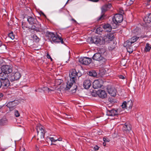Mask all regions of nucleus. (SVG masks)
<instances>
[{
    "mask_svg": "<svg viewBox=\"0 0 151 151\" xmlns=\"http://www.w3.org/2000/svg\"><path fill=\"white\" fill-rule=\"evenodd\" d=\"M27 20L29 24H34L31 27V29L34 30L37 32L39 31V28L40 27L38 22L37 19L34 17L31 16H28Z\"/></svg>",
    "mask_w": 151,
    "mask_h": 151,
    "instance_id": "obj_1",
    "label": "nucleus"
},
{
    "mask_svg": "<svg viewBox=\"0 0 151 151\" xmlns=\"http://www.w3.org/2000/svg\"><path fill=\"white\" fill-rule=\"evenodd\" d=\"M88 41L90 43H94L98 45L104 44V41H103L102 38L99 36L89 37L88 39Z\"/></svg>",
    "mask_w": 151,
    "mask_h": 151,
    "instance_id": "obj_2",
    "label": "nucleus"
},
{
    "mask_svg": "<svg viewBox=\"0 0 151 151\" xmlns=\"http://www.w3.org/2000/svg\"><path fill=\"white\" fill-rule=\"evenodd\" d=\"M112 6L111 4H105L101 8V16L97 19L98 21L102 20L104 19L105 17L104 13L106 11L110 9Z\"/></svg>",
    "mask_w": 151,
    "mask_h": 151,
    "instance_id": "obj_3",
    "label": "nucleus"
},
{
    "mask_svg": "<svg viewBox=\"0 0 151 151\" xmlns=\"http://www.w3.org/2000/svg\"><path fill=\"white\" fill-rule=\"evenodd\" d=\"M49 37L54 42L58 43L61 42L62 44H64L63 39L57 33L55 34L53 33H50Z\"/></svg>",
    "mask_w": 151,
    "mask_h": 151,
    "instance_id": "obj_4",
    "label": "nucleus"
},
{
    "mask_svg": "<svg viewBox=\"0 0 151 151\" xmlns=\"http://www.w3.org/2000/svg\"><path fill=\"white\" fill-rule=\"evenodd\" d=\"M114 34L112 33H109L105 35L102 38L103 41H104V44L105 42L108 43L112 40L114 38Z\"/></svg>",
    "mask_w": 151,
    "mask_h": 151,
    "instance_id": "obj_5",
    "label": "nucleus"
},
{
    "mask_svg": "<svg viewBox=\"0 0 151 151\" xmlns=\"http://www.w3.org/2000/svg\"><path fill=\"white\" fill-rule=\"evenodd\" d=\"M1 71L8 75L11 73L12 71V67L9 65H3L1 67Z\"/></svg>",
    "mask_w": 151,
    "mask_h": 151,
    "instance_id": "obj_6",
    "label": "nucleus"
},
{
    "mask_svg": "<svg viewBox=\"0 0 151 151\" xmlns=\"http://www.w3.org/2000/svg\"><path fill=\"white\" fill-rule=\"evenodd\" d=\"M133 105L132 101L130 100L124 102L121 106L124 110L127 109L128 110H129L131 109Z\"/></svg>",
    "mask_w": 151,
    "mask_h": 151,
    "instance_id": "obj_7",
    "label": "nucleus"
},
{
    "mask_svg": "<svg viewBox=\"0 0 151 151\" xmlns=\"http://www.w3.org/2000/svg\"><path fill=\"white\" fill-rule=\"evenodd\" d=\"M21 77L20 73L18 71H14L9 77V79L11 81L17 80L19 79Z\"/></svg>",
    "mask_w": 151,
    "mask_h": 151,
    "instance_id": "obj_8",
    "label": "nucleus"
},
{
    "mask_svg": "<svg viewBox=\"0 0 151 151\" xmlns=\"http://www.w3.org/2000/svg\"><path fill=\"white\" fill-rule=\"evenodd\" d=\"M123 20V17L122 14H116L113 18L112 21L114 24H116L118 23L122 22Z\"/></svg>",
    "mask_w": 151,
    "mask_h": 151,
    "instance_id": "obj_9",
    "label": "nucleus"
},
{
    "mask_svg": "<svg viewBox=\"0 0 151 151\" xmlns=\"http://www.w3.org/2000/svg\"><path fill=\"white\" fill-rule=\"evenodd\" d=\"M92 61L91 58L86 57H81L79 59L80 63L83 65H88Z\"/></svg>",
    "mask_w": 151,
    "mask_h": 151,
    "instance_id": "obj_10",
    "label": "nucleus"
},
{
    "mask_svg": "<svg viewBox=\"0 0 151 151\" xmlns=\"http://www.w3.org/2000/svg\"><path fill=\"white\" fill-rule=\"evenodd\" d=\"M36 127L37 134L38 135L39 131H40L41 132V135L40 136V138L43 139L44 138L45 134V132L44 129V127L42 126L40 124H39L37 125Z\"/></svg>",
    "mask_w": 151,
    "mask_h": 151,
    "instance_id": "obj_11",
    "label": "nucleus"
},
{
    "mask_svg": "<svg viewBox=\"0 0 151 151\" xmlns=\"http://www.w3.org/2000/svg\"><path fill=\"white\" fill-rule=\"evenodd\" d=\"M19 102L17 100L9 102L7 104L6 106L9 108L10 110L12 111L15 108V106L19 104Z\"/></svg>",
    "mask_w": 151,
    "mask_h": 151,
    "instance_id": "obj_12",
    "label": "nucleus"
},
{
    "mask_svg": "<svg viewBox=\"0 0 151 151\" xmlns=\"http://www.w3.org/2000/svg\"><path fill=\"white\" fill-rule=\"evenodd\" d=\"M103 81L101 79L95 80L93 83V87L94 89L101 88L102 86Z\"/></svg>",
    "mask_w": 151,
    "mask_h": 151,
    "instance_id": "obj_13",
    "label": "nucleus"
},
{
    "mask_svg": "<svg viewBox=\"0 0 151 151\" xmlns=\"http://www.w3.org/2000/svg\"><path fill=\"white\" fill-rule=\"evenodd\" d=\"M77 76V73L75 69H72L69 74L70 80L73 81V82H75L76 80V77Z\"/></svg>",
    "mask_w": 151,
    "mask_h": 151,
    "instance_id": "obj_14",
    "label": "nucleus"
},
{
    "mask_svg": "<svg viewBox=\"0 0 151 151\" xmlns=\"http://www.w3.org/2000/svg\"><path fill=\"white\" fill-rule=\"evenodd\" d=\"M138 38L139 37L136 36L133 37L128 40L125 42H124V45L127 44L129 46H131L132 44L136 42Z\"/></svg>",
    "mask_w": 151,
    "mask_h": 151,
    "instance_id": "obj_15",
    "label": "nucleus"
},
{
    "mask_svg": "<svg viewBox=\"0 0 151 151\" xmlns=\"http://www.w3.org/2000/svg\"><path fill=\"white\" fill-rule=\"evenodd\" d=\"M96 94L99 97L102 99L105 98L107 96L106 91L102 90H98L96 92Z\"/></svg>",
    "mask_w": 151,
    "mask_h": 151,
    "instance_id": "obj_16",
    "label": "nucleus"
},
{
    "mask_svg": "<svg viewBox=\"0 0 151 151\" xmlns=\"http://www.w3.org/2000/svg\"><path fill=\"white\" fill-rule=\"evenodd\" d=\"M91 81L89 79L85 80L83 83V86L86 89L89 88L91 85Z\"/></svg>",
    "mask_w": 151,
    "mask_h": 151,
    "instance_id": "obj_17",
    "label": "nucleus"
},
{
    "mask_svg": "<svg viewBox=\"0 0 151 151\" xmlns=\"http://www.w3.org/2000/svg\"><path fill=\"white\" fill-rule=\"evenodd\" d=\"M122 129L124 131L129 133L131 130V125L129 123H126L123 126Z\"/></svg>",
    "mask_w": 151,
    "mask_h": 151,
    "instance_id": "obj_18",
    "label": "nucleus"
},
{
    "mask_svg": "<svg viewBox=\"0 0 151 151\" xmlns=\"http://www.w3.org/2000/svg\"><path fill=\"white\" fill-rule=\"evenodd\" d=\"M107 89L108 93L111 96H115L116 91L115 88L113 87L110 88L108 87Z\"/></svg>",
    "mask_w": 151,
    "mask_h": 151,
    "instance_id": "obj_19",
    "label": "nucleus"
},
{
    "mask_svg": "<svg viewBox=\"0 0 151 151\" xmlns=\"http://www.w3.org/2000/svg\"><path fill=\"white\" fill-rule=\"evenodd\" d=\"M2 86L4 89H6L9 86L10 83L8 78L1 81Z\"/></svg>",
    "mask_w": 151,
    "mask_h": 151,
    "instance_id": "obj_20",
    "label": "nucleus"
},
{
    "mask_svg": "<svg viewBox=\"0 0 151 151\" xmlns=\"http://www.w3.org/2000/svg\"><path fill=\"white\" fill-rule=\"evenodd\" d=\"M103 58L101 56V54L99 53H95L93 57V60L99 61L102 60Z\"/></svg>",
    "mask_w": 151,
    "mask_h": 151,
    "instance_id": "obj_21",
    "label": "nucleus"
},
{
    "mask_svg": "<svg viewBox=\"0 0 151 151\" xmlns=\"http://www.w3.org/2000/svg\"><path fill=\"white\" fill-rule=\"evenodd\" d=\"M118 114L117 111L114 109L108 110L107 112V115L110 116H114Z\"/></svg>",
    "mask_w": 151,
    "mask_h": 151,
    "instance_id": "obj_22",
    "label": "nucleus"
},
{
    "mask_svg": "<svg viewBox=\"0 0 151 151\" xmlns=\"http://www.w3.org/2000/svg\"><path fill=\"white\" fill-rule=\"evenodd\" d=\"M143 20L146 23H150L151 22V13L146 15L144 18Z\"/></svg>",
    "mask_w": 151,
    "mask_h": 151,
    "instance_id": "obj_23",
    "label": "nucleus"
},
{
    "mask_svg": "<svg viewBox=\"0 0 151 151\" xmlns=\"http://www.w3.org/2000/svg\"><path fill=\"white\" fill-rule=\"evenodd\" d=\"M103 27L105 31L107 32H110L112 29L111 27L110 24H108L104 25Z\"/></svg>",
    "mask_w": 151,
    "mask_h": 151,
    "instance_id": "obj_24",
    "label": "nucleus"
},
{
    "mask_svg": "<svg viewBox=\"0 0 151 151\" xmlns=\"http://www.w3.org/2000/svg\"><path fill=\"white\" fill-rule=\"evenodd\" d=\"M8 75L7 74L1 71L0 73V80L3 81L8 78Z\"/></svg>",
    "mask_w": 151,
    "mask_h": 151,
    "instance_id": "obj_25",
    "label": "nucleus"
},
{
    "mask_svg": "<svg viewBox=\"0 0 151 151\" xmlns=\"http://www.w3.org/2000/svg\"><path fill=\"white\" fill-rule=\"evenodd\" d=\"M75 83V82H73V81L70 80L68 81L67 83L66 87L65 88V90H69L72 87L73 84L74 83Z\"/></svg>",
    "mask_w": 151,
    "mask_h": 151,
    "instance_id": "obj_26",
    "label": "nucleus"
},
{
    "mask_svg": "<svg viewBox=\"0 0 151 151\" xmlns=\"http://www.w3.org/2000/svg\"><path fill=\"white\" fill-rule=\"evenodd\" d=\"M88 74L90 76L93 77H95L97 76V73L94 70L89 71Z\"/></svg>",
    "mask_w": 151,
    "mask_h": 151,
    "instance_id": "obj_27",
    "label": "nucleus"
},
{
    "mask_svg": "<svg viewBox=\"0 0 151 151\" xmlns=\"http://www.w3.org/2000/svg\"><path fill=\"white\" fill-rule=\"evenodd\" d=\"M124 45L127 47V51L130 53H132L133 51V50L132 49L131 46H129L127 45Z\"/></svg>",
    "mask_w": 151,
    "mask_h": 151,
    "instance_id": "obj_28",
    "label": "nucleus"
},
{
    "mask_svg": "<svg viewBox=\"0 0 151 151\" xmlns=\"http://www.w3.org/2000/svg\"><path fill=\"white\" fill-rule=\"evenodd\" d=\"M151 47L150 46L149 44L147 43L146 44V46L145 47V51L146 52H149L150 51L151 49Z\"/></svg>",
    "mask_w": 151,
    "mask_h": 151,
    "instance_id": "obj_29",
    "label": "nucleus"
},
{
    "mask_svg": "<svg viewBox=\"0 0 151 151\" xmlns=\"http://www.w3.org/2000/svg\"><path fill=\"white\" fill-rule=\"evenodd\" d=\"M33 40L35 42H38L39 41V38L35 35H34L33 36Z\"/></svg>",
    "mask_w": 151,
    "mask_h": 151,
    "instance_id": "obj_30",
    "label": "nucleus"
},
{
    "mask_svg": "<svg viewBox=\"0 0 151 151\" xmlns=\"http://www.w3.org/2000/svg\"><path fill=\"white\" fill-rule=\"evenodd\" d=\"M6 121L4 119L0 120V125H2L5 124L6 123Z\"/></svg>",
    "mask_w": 151,
    "mask_h": 151,
    "instance_id": "obj_31",
    "label": "nucleus"
},
{
    "mask_svg": "<svg viewBox=\"0 0 151 151\" xmlns=\"http://www.w3.org/2000/svg\"><path fill=\"white\" fill-rule=\"evenodd\" d=\"M62 82V81L61 80H55V86L59 85L61 84Z\"/></svg>",
    "mask_w": 151,
    "mask_h": 151,
    "instance_id": "obj_32",
    "label": "nucleus"
},
{
    "mask_svg": "<svg viewBox=\"0 0 151 151\" xmlns=\"http://www.w3.org/2000/svg\"><path fill=\"white\" fill-rule=\"evenodd\" d=\"M42 90L45 92H47L49 93V88L47 87H44L42 88Z\"/></svg>",
    "mask_w": 151,
    "mask_h": 151,
    "instance_id": "obj_33",
    "label": "nucleus"
},
{
    "mask_svg": "<svg viewBox=\"0 0 151 151\" xmlns=\"http://www.w3.org/2000/svg\"><path fill=\"white\" fill-rule=\"evenodd\" d=\"M8 36L12 40H13L14 38V35L13 34V32H11L9 33L8 35Z\"/></svg>",
    "mask_w": 151,
    "mask_h": 151,
    "instance_id": "obj_34",
    "label": "nucleus"
},
{
    "mask_svg": "<svg viewBox=\"0 0 151 151\" xmlns=\"http://www.w3.org/2000/svg\"><path fill=\"white\" fill-rule=\"evenodd\" d=\"M49 93H51L52 92L54 91L56 89V88L55 87H51L50 88H49Z\"/></svg>",
    "mask_w": 151,
    "mask_h": 151,
    "instance_id": "obj_35",
    "label": "nucleus"
},
{
    "mask_svg": "<svg viewBox=\"0 0 151 151\" xmlns=\"http://www.w3.org/2000/svg\"><path fill=\"white\" fill-rule=\"evenodd\" d=\"M47 139V140H49L51 142H56L57 141V140L54 139L53 137L48 138Z\"/></svg>",
    "mask_w": 151,
    "mask_h": 151,
    "instance_id": "obj_36",
    "label": "nucleus"
},
{
    "mask_svg": "<svg viewBox=\"0 0 151 151\" xmlns=\"http://www.w3.org/2000/svg\"><path fill=\"white\" fill-rule=\"evenodd\" d=\"M15 116L16 117H18L19 116L20 114L18 111H15Z\"/></svg>",
    "mask_w": 151,
    "mask_h": 151,
    "instance_id": "obj_37",
    "label": "nucleus"
},
{
    "mask_svg": "<svg viewBox=\"0 0 151 151\" xmlns=\"http://www.w3.org/2000/svg\"><path fill=\"white\" fill-rule=\"evenodd\" d=\"M67 59H64V61L66 63H67L68 62V61L69 60V59L70 58V56L69 55H68L67 56Z\"/></svg>",
    "mask_w": 151,
    "mask_h": 151,
    "instance_id": "obj_38",
    "label": "nucleus"
},
{
    "mask_svg": "<svg viewBox=\"0 0 151 151\" xmlns=\"http://www.w3.org/2000/svg\"><path fill=\"white\" fill-rule=\"evenodd\" d=\"M103 140L104 142H109V139L105 137H104Z\"/></svg>",
    "mask_w": 151,
    "mask_h": 151,
    "instance_id": "obj_39",
    "label": "nucleus"
},
{
    "mask_svg": "<svg viewBox=\"0 0 151 151\" xmlns=\"http://www.w3.org/2000/svg\"><path fill=\"white\" fill-rule=\"evenodd\" d=\"M99 31L100 32V34H101V33L102 32V28H101V27H99L97 29L96 31L97 32H98V31Z\"/></svg>",
    "mask_w": 151,
    "mask_h": 151,
    "instance_id": "obj_40",
    "label": "nucleus"
},
{
    "mask_svg": "<svg viewBox=\"0 0 151 151\" xmlns=\"http://www.w3.org/2000/svg\"><path fill=\"white\" fill-rule=\"evenodd\" d=\"M151 1V0H147L146 4L147 6L149 5H150V2Z\"/></svg>",
    "mask_w": 151,
    "mask_h": 151,
    "instance_id": "obj_41",
    "label": "nucleus"
},
{
    "mask_svg": "<svg viewBox=\"0 0 151 151\" xmlns=\"http://www.w3.org/2000/svg\"><path fill=\"white\" fill-rule=\"evenodd\" d=\"M22 28L24 29H25L26 28H27V27L25 26L24 25V24L23 23L22 24Z\"/></svg>",
    "mask_w": 151,
    "mask_h": 151,
    "instance_id": "obj_42",
    "label": "nucleus"
},
{
    "mask_svg": "<svg viewBox=\"0 0 151 151\" xmlns=\"http://www.w3.org/2000/svg\"><path fill=\"white\" fill-rule=\"evenodd\" d=\"M3 95L2 93H0V101L3 98Z\"/></svg>",
    "mask_w": 151,
    "mask_h": 151,
    "instance_id": "obj_43",
    "label": "nucleus"
},
{
    "mask_svg": "<svg viewBox=\"0 0 151 151\" xmlns=\"http://www.w3.org/2000/svg\"><path fill=\"white\" fill-rule=\"evenodd\" d=\"M133 3V1L131 0L129 1V5H131Z\"/></svg>",
    "mask_w": 151,
    "mask_h": 151,
    "instance_id": "obj_44",
    "label": "nucleus"
},
{
    "mask_svg": "<svg viewBox=\"0 0 151 151\" xmlns=\"http://www.w3.org/2000/svg\"><path fill=\"white\" fill-rule=\"evenodd\" d=\"M119 78L122 79H124V77L122 75H120L119 76Z\"/></svg>",
    "mask_w": 151,
    "mask_h": 151,
    "instance_id": "obj_45",
    "label": "nucleus"
},
{
    "mask_svg": "<svg viewBox=\"0 0 151 151\" xmlns=\"http://www.w3.org/2000/svg\"><path fill=\"white\" fill-rule=\"evenodd\" d=\"M46 56L47 58L48 59H50V58H51V57L50 55L48 53L47 54Z\"/></svg>",
    "mask_w": 151,
    "mask_h": 151,
    "instance_id": "obj_46",
    "label": "nucleus"
},
{
    "mask_svg": "<svg viewBox=\"0 0 151 151\" xmlns=\"http://www.w3.org/2000/svg\"><path fill=\"white\" fill-rule=\"evenodd\" d=\"M99 147L98 146H96V147H95L94 148V149L95 150H98L99 149Z\"/></svg>",
    "mask_w": 151,
    "mask_h": 151,
    "instance_id": "obj_47",
    "label": "nucleus"
},
{
    "mask_svg": "<svg viewBox=\"0 0 151 151\" xmlns=\"http://www.w3.org/2000/svg\"><path fill=\"white\" fill-rule=\"evenodd\" d=\"M57 140L58 141H61L62 140V138H59Z\"/></svg>",
    "mask_w": 151,
    "mask_h": 151,
    "instance_id": "obj_48",
    "label": "nucleus"
},
{
    "mask_svg": "<svg viewBox=\"0 0 151 151\" xmlns=\"http://www.w3.org/2000/svg\"><path fill=\"white\" fill-rule=\"evenodd\" d=\"M99 0H92V1L94 2H97Z\"/></svg>",
    "mask_w": 151,
    "mask_h": 151,
    "instance_id": "obj_49",
    "label": "nucleus"
},
{
    "mask_svg": "<svg viewBox=\"0 0 151 151\" xmlns=\"http://www.w3.org/2000/svg\"><path fill=\"white\" fill-rule=\"evenodd\" d=\"M103 145L104 146H105L106 145V142H104L103 143Z\"/></svg>",
    "mask_w": 151,
    "mask_h": 151,
    "instance_id": "obj_50",
    "label": "nucleus"
},
{
    "mask_svg": "<svg viewBox=\"0 0 151 151\" xmlns=\"http://www.w3.org/2000/svg\"><path fill=\"white\" fill-rule=\"evenodd\" d=\"M2 86V83L1 82V81L0 80V88Z\"/></svg>",
    "mask_w": 151,
    "mask_h": 151,
    "instance_id": "obj_51",
    "label": "nucleus"
},
{
    "mask_svg": "<svg viewBox=\"0 0 151 151\" xmlns=\"http://www.w3.org/2000/svg\"><path fill=\"white\" fill-rule=\"evenodd\" d=\"M71 20L72 21H74V22H76V20H75L74 19H72Z\"/></svg>",
    "mask_w": 151,
    "mask_h": 151,
    "instance_id": "obj_52",
    "label": "nucleus"
},
{
    "mask_svg": "<svg viewBox=\"0 0 151 151\" xmlns=\"http://www.w3.org/2000/svg\"><path fill=\"white\" fill-rule=\"evenodd\" d=\"M2 45V42L0 40V47H1Z\"/></svg>",
    "mask_w": 151,
    "mask_h": 151,
    "instance_id": "obj_53",
    "label": "nucleus"
},
{
    "mask_svg": "<svg viewBox=\"0 0 151 151\" xmlns=\"http://www.w3.org/2000/svg\"><path fill=\"white\" fill-rule=\"evenodd\" d=\"M24 150H25V149L24 148V149H22V150H20V151H24Z\"/></svg>",
    "mask_w": 151,
    "mask_h": 151,
    "instance_id": "obj_54",
    "label": "nucleus"
},
{
    "mask_svg": "<svg viewBox=\"0 0 151 151\" xmlns=\"http://www.w3.org/2000/svg\"><path fill=\"white\" fill-rule=\"evenodd\" d=\"M50 59L51 61H52V58L51 57V58H50Z\"/></svg>",
    "mask_w": 151,
    "mask_h": 151,
    "instance_id": "obj_55",
    "label": "nucleus"
},
{
    "mask_svg": "<svg viewBox=\"0 0 151 151\" xmlns=\"http://www.w3.org/2000/svg\"><path fill=\"white\" fill-rule=\"evenodd\" d=\"M3 46L5 48L6 47V46L5 45H3Z\"/></svg>",
    "mask_w": 151,
    "mask_h": 151,
    "instance_id": "obj_56",
    "label": "nucleus"
},
{
    "mask_svg": "<svg viewBox=\"0 0 151 151\" xmlns=\"http://www.w3.org/2000/svg\"><path fill=\"white\" fill-rule=\"evenodd\" d=\"M35 91H37V90L36 89V90H35Z\"/></svg>",
    "mask_w": 151,
    "mask_h": 151,
    "instance_id": "obj_57",
    "label": "nucleus"
},
{
    "mask_svg": "<svg viewBox=\"0 0 151 151\" xmlns=\"http://www.w3.org/2000/svg\"><path fill=\"white\" fill-rule=\"evenodd\" d=\"M43 15H44V16H45V15L44 14H43Z\"/></svg>",
    "mask_w": 151,
    "mask_h": 151,
    "instance_id": "obj_58",
    "label": "nucleus"
}]
</instances>
